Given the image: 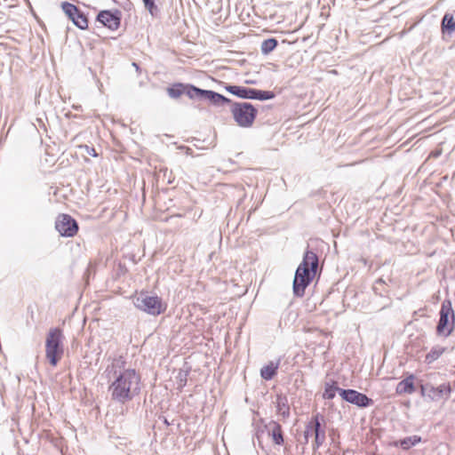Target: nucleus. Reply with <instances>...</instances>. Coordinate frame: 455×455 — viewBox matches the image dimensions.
Here are the masks:
<instances>
[{"label": "nucleus", "mask_w": 455, "mask_h": 455, "mask_svg": "<svg viewBox=\"0 0 455 455\" xmlns=\"http://www.w3.org/2000/svg\"><path fill=\"white\" fill-rule=\"evenodd\" d=\"M124 365L125 361L120 356L114 358L106 370L115 378L108 387L111 399L121 404L132 401L140 391V374L134 369H124Z\"/></svg>", "instance_id": "1"}, {"label": "nucleus", "mask_w": 455, "mask_h": 455, "mask_svg": "<svg viewBox=\"0 0 455 455\" xmlns=\"http://www.w3.org/2000/svg\"><path fill=\"white\" fill-rule=\"evenodd\" d=\"M319 260L315 252L307 250L303 259L298 266L293 279V293L301 298L305 294L306 288L311 283L318 269Z\"/></svg>", "instance_id": "2"}, {"label": "nucleus", "mask_w": 455, "mask_h": 455, "mask_svg": "<svg viewBox=\"0 0 455 455\" xmlns=\"http://www.w3.org/2000/svg\"><path fill=\"white\" fill-rule=\"evenodd\" d=\"M63 339L61 329L58 327L50 329L45 339V356L52 366L58 364L64 353Z\"/></svg>", "instance_id": "3"}, {"label": "nucleus", "mask_w": 455, "mask_h": 455, "mask_svg": "<svg viewBox=\"0 0 455 455\" xmlns=\"http://www.w3.org/2000/svg\"><path fill=\"white\" fill-rule=\"evenodd\" d=\"M230 112L238 126L251 127L258 115V109L250 102H233Z\"/></svg>", "instance_id": "4"}, {"label": "nucleus", "mask_w": 455, "mask_h": 455, "mask_svg": "<svg viewBox=\"0 0 455 455\" xmlns=\"http://www.w3.org/2000/svg\"><path fill=\"white\" fill-rule=\"evenodd\" d=\"M134 306L148 315L156 316L165 310L162 299L158 296H150L148 293H140L134 299Z\"/></svg>", "instance_id": "5"}, {"label": "nucleus", "mask_w": 455, "mask_h": 455, "mask_svg": "<svg viewBox=\"0 0 455 455\" xmlns=\"http://www.w3.org/2000/svg\"><path fill=\"white\" fill-rule=\"evenodd\" d=\"M454 321L455 315L451 302L449 299H444L439 312V321L436 326L437 334L448 337L452 331Z\"/></svg>", "instance_id": "6"}, {"label": "nucleus", "mask_w": 455, "mask_h": 455, "mask_svg": "<svg viewBox=\"0 0 455 455\" xmlns=\"http://www.w3.org/2000/svg\"><path fill=\"white\" fill-rule=\"evenodd\" d=\"M226 90L233 95L245 100H267L275 97V93L271 91H262L239 85H228Z\"/></svg>", "instance_id": "7"}, {"label": "nucleus", "mask_w": 455, "mask_h": 455, "mask_svg": "<svg viewBox=\"0 0 455 455\" xmlns=\"http://www.w3.org/2000/svg\"><path fill=\"white\" fill-rule=\"evenodd\" d=\"M451 385L448 382L443 383L438 387H435L429 382L421 384L420 386L421 395L433 402L448 400L451 396Z\"/></svg>", "instance_id": "8"}, {"label": "nucleus", "mask_w": 455, "mask_h": 455, "mask_svg": "<svg viewBox=\"0 0 455 455\" xmlns=\"http://www.w3.org/2000/svg\"><path fill=\"white\" fill-rule=\"evenodd\" d=\"M55 229L63 237H74L79 229L77 221L68 214H60L55 221Z\"/></svg>", "instance_id": "9"}, {"label": "nucleus", "mask_w": 455, "mask_h": 455, "mask_svg": "<svg viewBox=\"0 0 455 455\" xmlns=\"http://www.w3.org/2000/svg\"><path fill=\"white\" fill-rule=\"evenodd\" d=\"M323 417L320 413L314 415L311 419L307 422L311 435L315 436V440L312 443V449L314 451H317L320 446L325 442V427L322 425Z\"/></svg>", "instance_id": "10"}, {"label": "nucleus", "mask_w": 455, "mask_h": 455, "mask_svg": "<svg viewBox=\"0 0 455 455\" xmlns=\"http://www.w3.org/2000/svg\"><path fill=\"white\" fill-rule=\"evenodd\" d=\"M339 395L344 401L360 408H367L374 403L371 398L355 389H339Z\"/></svg>", "instance_id": "11"}, {"label": "nucleus", "mask_w": 455, "mask_h": 455, "mask_svg": "<svg viewBox=\"0 0 455 455\" xmlns=\"http://www.w3.org/2000/svg\"><path fill=\"white\" fill-rule=\"evenodd\" d=\"M121 19L122 12L119 10H103L98 13L96 20L110 30H116L120 27Z\"/></svg>", "instance_id": "12"}, {"label": "nucleus", "mask_w": 455, "mask_h": 455, "mask_svg": "<svg viewBox=\"0 0 455 455\" xmlns=\"http://www.w3.org/2000/svg\"><path fill=\"white\" fill-rule=\"evenodd\" d=\"M266 428L268 435L271 436L272 441L275 445L283 444V434L282 427L278 422L271 420L267 425H266Z\"/></svg>", "instance_id": "13"}, {"label": "nucleus", "mask_w": 455, "mask_h": 455, "mask_svg": "<svg viewBox=\"0 0 455 455\" xmlns=\"http://www.w3.org/2000/svg\"><path fill=\"white\" fill-rule=\"evenodd\" d=\"M193 88H195L193 84H176L167 89V93L172 99H178L183 94L189 98V92Z\"/></svg>", "instance_id": "14"}, {"label": "nucleus", "mask_w": 455, "mask_h": 455, "mask_svg": "<svg viewBox=\"0 0 455 455\" xmlns=\"http://www.w3.org/2000/svg\"><path fill=\"white\" fill-rule=\"evenodd\" d=\"M216 92L212 90H204L195 86V88L191 89L189 92V99L197 100H207L210 103L212 100L215 96Z\"/></svg>", "instance_id": "15"}, {"label": "nucleus", "mask_w": 455, "mask_h": 455, "mask_svg": "<svg viewBox=\"0 0 455 455\" xmlns=\"http://www.w3.org/2000/svg\"><path fill=\"white\" fill-rule=\"evenodd\" d=\"M413 380H414L413 374H411L408 377H406L405 379H403V380H401L396 386V388H395L396 394H398V395L412 394L415 391Z\"/></svg>", "instance_id": "16"}, {"label": "nucleus", "mask_w": 455, "mask_h": 455, "mask_svg": "<svg viewBox=\"0 0 455 455\" xmlns=\"http://www.w3.org/2000/svg\"><path fill=\"white\" fill-rule=\"evenodd\" d=\"M279 362H270L260 369V377L265 380H271L276 374Z\"/></svg>", "instance_id": "17"}, {"label": "nucleus", "mask_w": 455, "mask_h": 455, "mask_svg": "<svg viewBox=\"0 0 455 455\" xmlns=\"http://www.w3.org/2000/svg\"><path fill=\"white\" fill-rule=\"evenodd\" d=\"M442 31L443 34L451 35L455 32V19L453 14L445 13L442 19Z\"/></svg>", "instance_id": "18"}, {"label": "nucleus", "mask_w": 455, "mask_h": 455, "mask_svg": "<svg viewBox=\"0 0 455 455\" xmlns=\"http://www.w3.org/2000/svg\"><path fill=\"white\" fill-rule=\"evenodd\" d=\"M276 411L277 413L282 415L284 419L290 416V406L286 396L277 395L276 397Z\"/></svg>", "instance_id": "19"}, {"label": "nucleus", "mask_w": 455, "mask_h": 455, "mask_svg": "<svg viewBox=\"0 0 455 455\" xmlns=\"http://www.w3.org/2000/svg\"><path fill=\"white\" fill-rule=\"evenodd\" d=\"M445 351V348L441 346H435L431 348V350L427 354L425 362L427 363H432L436 361Z\"/></svg>", "instance_id": "20"}, {"label": "nucleus", "mask_w": 455, "mask_h": 455, "mask_svg": "<svg viewBox=\"0 0 455 455\" xmlns=\"http://www.w3.org/2000/svg\"><path fill=\"white\" fill-rule=\"evenodd\" d=\"M421 437L419 435H411L405 437L403 439H401L399 441L400 446L403 450H409L411 447L415 446L419 443H420Z\"/></svg>", "instance_id": "21"}, {"label": "nucleus", "mask_w": 455, "mask_h": 455, "mask_svg": "<svg viewBox=\"0 0 455 455\" xmlns=\"http://www.w3.org/2000/svg\"><path fill=\"white\" fill-rule=\"evenodd\" d=\"M278 44V41L275 38H268L261 43L260 50L265 55L269 54L273 52Z\"/></svg>", "instance_id": "22"}, {"label": "nucleus", "mask_w": 455, "mask_h": 455, "mask_svg": "<svg viewBox=\"0 0 455 455\" xmlns=\"http://www.w3.org/2000/svg\"><path fill=\"white\" fill-rule=\"evenodd\" d=\"M75 26L80 29H86L88 28V19L82 11H78V13L75 15L72 20Z\"/></svg>", "instance_id": "23"}, {"label": "nucleus", "mask_w": 455, "mask_h": 455, "mask_svg": "<svg viewBox=\"0 0 455 455\" xmlns=\"http://www.w3.org/2000/svg\"><path fill=\"white\" fill-rule=\"evenodd\" d=\"M61 8L64 13L68 17L69 20H73L76 14L78 13V7L75 4L68 3V2H63L61 4Z\"/></svg>", "instance_id": "24"}, {"label": "nucleus", "mask_w": 455, "mask_h": 455, "mask_svg": "<svg viewBox=\"0 0 455 455\" xmlns=\"http://www.w3.org/2000/svg\"><path fill=\"white\" fill-rule=\"evenodd\" d=\"M339 389L341 388L335 386V382H333L332 384L326 383L323 397L324 399L331 400L335 397L336 392L339 393Z\"/></svg>", "instance_id": "25"}, {"label": "nucleus", "mask_w": 455, "mask_h": 455, "mask_svg": "<svg viewBox=\"0 0 455 455\" xmlns=\"http://www.w3.org/2000/svg\"><path fill=\"white\" fill-rule=\"evenodd\" d=\"M215 96L216 97H213V99L212 100V102H211V104H212L213 106L221 107L226 104L231 105V103H232V100L230 99L225 97L224 95H222L219 92H216Z\"/></svg>", "instance_id": "26"}, {"label": "nucleus", "mask_w": 455, "mask_h": 455, "mask_svg": "<svg viewBox=\"0 0 455 455\" xmlns=\"http://www.w3.org/2000/svg\"><path fill=\"white\" fill-rule=\"evenodd\" d=\"M144 7L153 16H157L159 13V8L156 4V0H142Z\"/></svg>", "instance_id": "27"}, {"label": "nucleus", "mask_w": 455, "mask_h": 455, "mask_svg": "<svg viewBox=\"0 0 455 455\" xmlns=\"http://www.w3.org/2000/svg\"><path fill=\"white\" fill-rule=\"evenodd\" d=\"M385 281L382 278L378 279L374 285H373V291L376 294L385 297L387 295V291L385 289Z\"/></svg>", "instance_id": "28"}, {"label": "nucleus", "mask_w": 455, "mask_h": 455, "mask_svg": "<svg viewBox=\"0 0 455 455\" xmlns=\"http://www.w3.org/2000/svg\"><path fill=\"white\" fill-rule=\"evenodd\" d=\"M312 436L311 435V431L309 429V427H308V424L306 425V428H305V431L303 433V441H300V443L302 444H307L308 442H309V437Z\"/></svg>", "instance_id": "29"}, {"label": "nucleus", "mask_w": 455, "mask_h": 455, "mask_svg": "<svg viewBox=\"0 0 455 455\" xmlns=\"http://www.w3.org/2000/svg\"><path fill=\"white\" fill-rule=\"evenodd\" d=\"M84 149H85V152H86L88 155H90V156H93V157H96V156H98V154L96 153V150H95L93 148L89 147V146H87V145L84 146Z\"/></svg>", "instance_id": "30"}, {"label": "nucleus", "mask_w": 455, "mask_h": 455, "mask_svg": "<svg viewBox=\"0 0 455 455\" xmlns=\"http://www.w3.org/2000/svg\"><path fill=\"white\" fill-rule=\"evenodd\" d=\"M179 376H180V387L185 386L186 381H187V374L182 375V373L180 372Z\"/></svg>", "instance_id": "31"}, {"label": "nucleus", "mask_w": 455, "mask_h": 455, "mask_svg": "<svg viewBox=\"0 0 455 455\" xmlns=\"http://www.w3.org/2000/svg\"><path fill=\"white\" fill-rule=\"evenodd\" d=\"M132 66H134V67H135V68H136L137 70H139V68H139V65H138L137 63L133 62V63H132Z\"/></svg>", "instance_id": "32"}, {"label": "nucleus", "mask_w": 455, "mask_h": 455, "mask_svg": "<svg viewBox=\"0 0 455 455\" xmlns=\"http://www.w3.org/2000/svg\"><path fill=\"white\" fill-rule=\"evenodd\" d=\"M164 422L165 425H169V422H168V420L166 419H164Z\"/></svg>", "instance_id": "33"}]
</instances>
